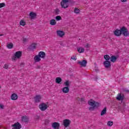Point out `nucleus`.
Masks as SVG:
<instances>
[{"instance_id":"1","label":"nucleus","mask_w":129,"mask_h":129,"mask_svg":"<svg viewBox=\"0 0 129 129\" xmlns=\"http://www.w3.org/2000/svg\"><path fill=\"white\" fill-rule=\"evenodd\" d=\"M89 105H91L89 107V110L90 111H93L95 109H97L99 107V103L96 102L93 99H91L88 101Z\"/></svg>"},{"instance_id":"2","label":"nucleus","mask_w":129,"mask_h":129,"mask_svg":"<svg viewBox=\"0 0 129 129\" xmlns=\"http://www.w3.org/2000/svg\"><path fill=\"white\" fill-rule=\"evenodd\" d=\"M68 3H71V5L74 4V2H70L68 0H61L60 2V6L62 9H67L69 8V4Z\"/></svg>"},{"instance_id":"3","label":"nucleus","mask_w":129,"mask_h":129,"mask_svg":"<svg viewBox=\"0 0 129 129\" xmlns=\"http://www.w3.org/2000/svg\"><path fill=\"white\" fill-rule=\"evenodd\" d=\"M120 29H121V35H122L124 37L129 36L128 30H127L126 27L123 26L120 28Z\"/></svg>"},{"instance_id":"4","label":"nucleus","mask_w":129,"mask_h":129,"mask_svg":"<svg viewBox=\"0 0 129 129\" xmlns=\"http://www.w3.org/2000/svg\"><path fill=\"white\" fill-rule=\"evenodd\" d=\"M21 57H22V51H18L15 52L14 56L12 57V59L16 61L17 58L19 59V58H21Z\"/></svg>"},{"instance_id":"5","label":"nucleus","mask_w":129,"mask_h":129,"mask_svg":"<svg viewBox=\"0 0 129 129\" xmlns=\"http://www.w3.org/2000/svg\"><path fill=\"white\" fill-rule=\"evenodd\" d=\"M39 107L41 111H45V110L49 107V106L44 103H42L39 105Z\"/></svg>"},{"instance_id":"6","label":"nucleus","mask_w":129,"mask_h":129,"mask_svg":"<svg viewBox=\"0 0 129 129\" xmlns=\"http://www.w3.org/2000/svg\"><path fill=\"white\" fill-rule=\"evenodd\" d=\"M71 123V120L68 119H65L63 120V125L64 127H68Z\"/></svg>"},{"instance_id":"7","label":"nucleus","mask_w":129,"mask_h":129,"mask_svg":"<svg viewBox=\"0 0 129 129\" xmlns=\"http://www.w3.org/2000/svg\"><path fill=\"white\" fill-rule=\"evenodd\" d=\"M12 126L13 127V129H20L22 128V125L19 122H17L14 123Z\"/></svg>"},{"instance_id":"8","label":"nucleus","mask_w":129,"mask_h":129,"mask_svg":"<svg viewBox=\"0 0 129 129\" xmlns=\"http://www.w3.org/2000/svg\"><path fill=\"white\" fill-rule=\"evenodd\" d=\"M51 126L54 129H60V123H59V122H54L52 123Z\"/></svg>"},{"instance_id":"9","label":"nucleus","mask_w":129,"mask_h":129,"mask_svg":"<svg viewBox=\"0 0 129 129\" xmlns=\"http://www.w3.org/2000/svg\"><path fill=\"white\" fill-rule=\"evenodd\" d=\"M78 64H80L82 67H86V64H87V60L84 59L82 61H78Z\"/></svg>"},{"instance_id":"10","label":"nucleus","mask_w":129,"mask_h":129,"mask_svg":"<svg viewBox=\"0 0 129 129\" xmlns=\"http://www.w3.org/2000/svg\"><path fill=\"white\" fill-rule=\"evenodd\" d=\"M103 64L104 66H105V68L107 69L110 68V67H111V64L110 61L105 60L103 62Z\"/></svg>"},{"instance_id":"11","label":"nucleus","mask_w":129,"mask_h":129,"mask_svg":"<svg viewBox=\"0 0 129 129\" xmlns=\"http://www.w3.org/2000/svg\"><path fill=\"white\" fill-rule=\"evenodd\" d=\"M29 16L30 17L31 20H35V19H36L37 17V13L35 12H30Z\"/></svg>"},{"instance_id":"12","label":"nucleus","mask_w":129,"mask_h":129,"mask_svg":"<svg viewBox=\"0 0 129 129\" xmlns=\"http://www.w3.org/2000/svg\"><path fill=\"white\" fill-rule=\"evenodd\" d=\"M114 35L116 36V37H119V36H121V29L120 28V30L118 29H116L114 31Z\"/></svg>"},{"instance_id":"13","label":"nucleus","mask_w":129,"mask_h":129,"mask_svg":"<svg viewBox=\"0 0 129 129\" xmlns=\"http://www.w3.org/2000/svg\"><path fill=\"white\" fill-rule=\"evenodd\" d=\"M56 33L57 36H58V37H60V38H62V37H63V36L65 35V32L63 31L60 30H57L56 31Z\"/></svg>"},{"instance_id":"14","label":"nucleus","mask_w":129,"mask_h":129,"mask_svg":"<svg viewBox=\"0 0 129 129\" xmlns=\"http://www.w3.org/2000/svg\"><path fill=\"white\" fill-rule=\"evenodd\" d=\"M36 47L37 43H33L30 45L29 48L28 49L30 50H34V49H36Z\"/></svg>"},{"instance_id":"15","label":"nucleus","mask_w":129,"mask_h":129,"mask_svg":"<svg viewBox=\"0 0 129 129\" xmlns=\"http://www.w3.org/2000/svg\"><path fill=\"white\" fill-rule=\"evenodd\" d=\"M38 55L40 58L42 59H45V57H46V53L44 51H40L38 53Z\"/></svg>"},{"instance_id":"16","label":"nucleus","mask_w":129,"mask_h":129,"mask_svg":"<svg viewBox=\"0 0 129 129\" xmlns=\"http://www.w3.org/2000/svg\"><path fill=\"white\" fill-rule=\"evenodd\" d=\"M35 101L36 103L40 102L41 101V99H42V97L40 95H36L34 97Z\"/></svg>"},{"instance_id":"17","label":"nucleus","mask_w":129,"mask_h":129,"mask_svg":"<svg viewBox=\"0 0 129 129\" xmlns=\"http://www.w3.org/2000/svg\"><path fill=\"white\" fill-rule=\"evenodd\" d=\"M123 94L120 93L118 94L116 97L117 100H123Z\"/></svg>"},{"instance_id":"18","label":"nucleus","mask_w":129,"mask_h":129,"mask_svg":"<svg viewBox=\"0 0 129 129\" xmlns=\"http://www.w3.org/2000/svg\"><path fill=\"white\" fill-rule=\"evenodd\" d=\"M117 59V57L114 55H112L110 57V61L111 62H112V63H114V62L116 61V60Z\"/></svg>"},{"instance_id":"19","label":"nucleus","mask_w":129,"mask_h":129,"mask_svg":"<svg viewBox=\"0 0 129 129\" xmlns=\"http://www.w3.org/2000/svg\"><path fill=\"white\" fill-rule=\"evenodd\" d=\"M18 95L16 94H13L11 95V99L12 100H17L18 99Z\"/></svg>"},{"instance_id":"20","label":"nucleus","mask_w":129,"mask_h":129,"mask_svg":"<svg viewBox=\"0 0 129 129\" xmlns=\"http://www.w3.org/2000/svg\"><path fill=\"white\" fill-rule=\"evenodd\" d=\"M62 92L63 93H68L69 92V87H64L62 88Z\"/></svg>"},{"instance_id":"21","label":"nucleus","mask_w":129,"mask_h":129,"mask_svg":"<svg viewBox=\"0 0 129 129\" xmlns=\"http://www.w3.org/2000/svg\"><path fill=\"white\" fill-rule=\"evenodd\" d=\"M34 60L36 62H40L41 61V57L38 55H35L34 57Z\"/></svg>"},{"instance_id":"22","label":"nucleus","mask_w":129,"mask_h":129,"mask_svg":"<svg viewBox=\"0 0 129 129\" xmlns=\"http://www.w3.org/2000/svg\"><path fill=\"white\" fill-rule=\"evenodd\" d=\"M55 82L57 84H60V83H61V82H62V79H61V78H60V77H57L55 79Z\"/></svg>"},{"instance_id":"23","label":"nucleus","mask_w":129,"mask_h":129,"mask_svg":"<svg viewBox=\"0 0 129 129\" xmlns=\"http://www.w3.org/2000/svg\"><path fill=\"white\" fill-rule=\"evenodd\" d=\"M22 119L23 122H28L29 121V118L27 116H23Z\"/></svg>"},{"instance_id":"24","label":"nucleus","mask_w":129,"mask_h":129,"mask_svg":"<svg viewBox=\"0 0 129 129\" xmlns=\"http://www.w3.org/2000/svg\"><path fill=\"white\" fill-rule=\"evenodd\" d=\"M111 57L108 54H106L104 56V59H105V61H109L110 60Z\"/></svg>"},{"instance_id":"25","label":"nucleus","mask_w":129,"mask_h":129,"mask_svg":"<svg viewBox=\"0 0 129 129\" xmlns=\"http://www.w3.org/2000/svg\"><path fill=\"white\" fill-rule=\"evenodd\" d=\"M50 24L51 25V26H55V25L56 24V20L54 19H51L50 21Z\"/></svg>"},{"instance_id":"26","label":"nucleus","mask_w":129,"mask_h":129,"mask_svg":"<svg viewBox=\"0 0 129 129\" xmlns=\"http://www.w3.org/2000/svg\"><path fill=\"white\" fill-rule=\"evenodd\" d=\"M63 84L66 86V87H69V86H70V81L69 80H67L63 83Z\"/></svg>"},{"instance_id":"27","label":"nucleus","mask_w":129,"mask_h":129,"mask_svg":"<svg viewBox=\"0 0 129 129\" xmlns=\"http://www.w3.org/2000/svg\"><path fill=\"white\" fill-rule=\"evenodd\" d=\"M7 47L8 49H13L14 48V44L13 43H10L7 44Z\"/></svg>"},{"instance_id":"28","label":"nucleus","mask_w":129,"mask_h":129,"mask_svg":"<svg viewBox=\"0 0 129 129\" xmlns=\"http://www.w3.org/2000/svg\"><path fill=\"white\" fill-rule=\"evenodd\" d=\"M106 109L107 108L106 107H105L103 110H102V111L101 112V115H104V114H105V113H106Z\"/></svg>"},{"instance_id":"29","label":"nucleus","mask_w":129,"mask_h":129,"mask_svg":"<svg viewBox=\"0 0 129 129\" xmlns=\"http://www.w3.org/2000/svg\"><path fill=\"white\" fill-rule=\"evenodd\" d=\"M78 52H79V53H84V48L83 47L78 48Z\"/></svg>"},{"instance_id":"30","label":"nucleus","mask_w":129,"mask_h":129,"mask_svg":"<svg viewBox=\"0 0 129 129\" xmlns=\"http://www.w3.org/2000/svg\"><path fill=\"white\" fill-rule=\"evenodd\" d=\"M20 25L21 26H26V21L22 20L20 22Z\"/></svg>"},{"instance_id":"31","label":"nucleus","mask_w":129,"mask_h":129,"mask_svg":"<svg viewBox=\"0 0 129 129\" xmlns=\"http://www.w3.org/2000/svg\"><path fill=\"white\" fill-rule=\"evenodd\" d=\"M74 12L75 13V14H79V13H80V10H79V9L78 8H75L74 10Z\"/></svg>"},{"instance_id":"32","label":"nucleus","mask_w":129,"mask_h":129,"mask_svg":"<svg viewBox=\"0 0 129 129\" xmlns=\"http://www.w3.org/2000/svg\"><path fill=\"white\" fill-rule=\"evenodd\" d=\"M113 124V122L112 121H108L107 122L108 126H111Z\"/></svg>"},{"instance_id":"33","label":"nucleus","mask_w":129,"mask_h":129,"mask_svg":"<svg viewBox=\"0 0 129 129\" xmlns=\"http://www.w3.org/2000/svg\"><path fill=\"white\" fill-rule=\"evenodd\" d=\"M59 13H60V10H59V9H56L54 10V14L55 15H59Z\"/></svg>"},{"instance_id":"34","label":"nucleus","mask_w":129,"mask_h":129,"mask_svg":"<svg viewBox=\"0 0 129 129\" xmlns=\"http://www.w3.org/2000/svg\"><path fill=\"white\" fill-rule=\"evenodd\" d=\"M55 20H56V21H61V20H62V18L60 16H57L55 17Z\"/></svg>"},{"instance_id":"35","label":"nucleus","mask_w":129,"mask_h":129,"mask_svg":"<svg viewBox=\"0 0 129 129\" xmlns=\"http://www.w3.org/2000/svg\"><path fill=\"white\" fill-rule=\"evenodd\" d=\"M4 7H6V4L5 3H0V9L2 8H4Z\"/></svg>"},{"instance_id":"36","label":"nucleus","mask_w":129,"mask_h":129,"mask_svg":"<svg viewBox=\"0 0 129 129\" xmlns=\"http://www.w3.org/2000/svg\"><path fill=\"white\" fill-rule=\"evenodd\" d=\"M71 59H72L73 60H74L75 61H76V56H73L71 57Z\"/></svg>"},{"instance_id":"37","label":"nucleus","mask_w":129,"mask_h":129,"mask_svg":"<svg viewBox=\"0 0 129 129\" xmlns=\"http://www.w3.org/2000/svg\"><path fill=\"white\" fill-rule=\"evenodd\" d=\"M4 68H5V69H8V68H9V66L5 64L4 66Z\"/></svg>"},{"instance_id":"38","label":"nucleus","mask_w":129,"mask_h":129,"mask_svg":"<svg viewBox=\"0 0 129 129\" xmlns=\"http://www.w3.org/2000/svg\"><path fill=\"white\" fill-rule=\"evenodd\" d=\"M123 91H124V92H127V93H129V90H127V89H124L123 90Z\"/></svg>"},{"instance_id":"39","label":"nucleus","mask_w":129,"mask_h":129,"mask_svg":"<svg viewBox=\"0 0 129 129\" xmlns=\"http://www.w3.org/2000/svg\"><path fill=\"white\" fill-rule=\"evenodd\" d=\"M5 106H4V105L1 104H0V108H1V109H4Z\"/></svg>"},{"instance_id":"40","label":"nucleus","mask_w":129,"mask_h":129,"mask_svg":"<svg viewBox=\"0 0 129 129\" xmlns=\"http://www.w3.org/2000/svg\"><path fill=\"white\" fill-rule=\"evenodd\" d=\"M23 41L24 43H26V42H27V38H23Z\"/></svg>"},{"instance_id":"41","label":"nucleus","mask_w":129,"mask_h":129,"mask_svg":"<svg viewBox=\"0 0 129 129\" xmlns=\"http://www.w3.org/2000/svg\"><path fill=\"white\" fill-rule=\"evenodd\" d=\"M35 119H39L40 118V117L39 116H35Z\"/></svg>"},{"instance_id":"42","label":"nucleus","mask_w":129,"mask_h":129,"mask_svg":"<svg viewBox=\"0 0 129 129\" xmlns=\"http://www.w3.org/2000/svg\"><path fill=\"white\" fill-rule=\"evenodd\" d=\"M86 48H90V46H89V44L87 43L86 45Z\"/></svg>"},{"instance_id":"43","label":"nucleus","mask_w":129,"mask_h":129,"mask_svg":"<svg viewBox=\"0 0 129 129\" xmlns=\"http://www.w3.org/2000/svg\"><path fill=\"white\" fill-rule=\"evenodd\" d=\"M80 101H81V102L84 101V99L82 98H80Z\"/></svg>"},{"instance_id":"44","label":"nucleus","mask_w":129,"mask_h":129,"mask_svg":"<svg viewBox=\"0 0 129 129\" xmlns=\"http://www.w3.org/2000/svg\"><path fill=\"white\" fill-rule=\"evenodd\" d=\"M37 69H41V66H37Z\"/></svg>"},{"instance_id":"45","label":"nucleus","mask_w":129,"mask_h":129,"mask_svg":"<svg viewBox=\"0 0 129 129\" xmlns=\"http://www.w3.org/2000/svg\"><path fill=\"white\" fill-rule=\"evenodd\" d=\"M121 2H122V3H125V2H126V0H121Z\"/></svg>"},{"instance_id":"46","label":"nucleus","mask_w":129,"mask_h":129,"mask_svg":"<svg viewBox=\"0 0 129 129\" xmlns=\"http://www.w3.org/2000/svg\"><path fill=\"white\" fill-rule=\"evenodd\" d=\"M4 36V34H0V36Z\"/></svg>"},{"instance_id":"47","label":"nucleus","mask_w":129,"mask_h":129,"mask_svg":"<svg viewBox=\"0 0 129 129\" xmlns=\"http://www.w3.org/2000/svg\"><path fill=\"white\" fill-rule=\"evenodd\" d=\"M21 65H23V63H21Z\"/></svg>"},{"instance_id":"48","label":"nucleus","mask_w":129,"mask_h":129,"mask_svg":"<svg viewBox=\"0 0 129 129\" xmlns=\"http://www.w3.org/2000/svg\"><path fill=\"white\" fill-rule=\"evenodd\" d=\"M2 88V87L0 86V89Z\"/></svg>"},{"instance_id":"49","label":"nucleus","mask_w":129,"mask_h":129,"mask_svg":"<svg viewBox=\"0 0 129 129\" xmlns=\"http://www.w3.org/2000/svg\"><path fill=\"white\" fill-rule=\"evenodd\" d=\"M46 103H47V104H48V102H47Z\"/></svg>"}]
</instances>
